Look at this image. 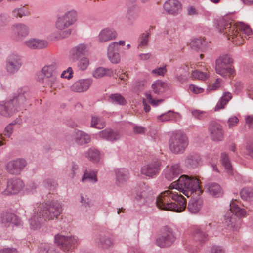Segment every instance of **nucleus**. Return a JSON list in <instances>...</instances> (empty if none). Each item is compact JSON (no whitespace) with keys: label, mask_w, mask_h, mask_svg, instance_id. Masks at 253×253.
<instances>
[{"label":"nucleus","mask_w":253,"mask_h":253,"mask_svg":"<svg viewBox=\"0 0 253 253\" xmlns=\"http://www.w3.org/2000/svg\"><path fill=\"white\" fill-rule=\"evenodd\" d=\"M216 28L228 40H231L236 45L243 43L244 38L252 34V30L249 26L242 22L233 23L228 20V17L219 19L217 22Z\"/></svg>","instance_id":"f257e3e1"},{"label":"nucleus","mask_w":253,"mask_h":253,"mask_svg":"<svg viewBox=\"0 0 253 253\" xmlns=\"http://www.w3.org/2000/svg\"><path fill=\"white\" fill-rule=\"evenodd\" d=\"M40 206L37 214L33 215L29 220L32 229H39L47 220H52L57 218L63 211L62 203L57 200L40 204Z\"/></svg>","instance_id":"f03ea898"},{"label":"nucleus","mask_w":253,"mask_h":253,"mask_svg":"<svg viewBox=\"0 0 253 253\" xmlns=\"http://www.w3.org/2000/svg\"><path fill=\"white\" fill-rule=\"evenodd\" d=\"M156 204L158 208L180 212L186 206V200L181 195H178L169 190L162 192L157 197Z\"/></svg>","instance_id":"7ed1b4c3"},{"label":"nucleus","mask_w":253,"mask_h":253,"mask_svg":"<svg viewBox=\"0 0 253 253\" xmlns=\"http://www.w3.org/2000/svg\"><path fill=\"white\" fill-rule=\"evenodd\" d=\"M29 93L23 88H19L12 99L0 103V114L4 117H10L25 106Z\"/></svg>","instance_id":"20e7f679"},{"label":"nucleus","mask_w":253,"mask_h":253,"mask_svg":"<svg viewBox=\"0 0 253 253\" xmlns=\"http://www.w3.org/2000/svg\"><path fill=\"white\" fill-rule=\"evenodd\" d=\"M169 187L178 190L187 197L194 193L198 196L202 193L199 180L186 175H181L177 180L173 182Z\"/></svg>","instance_id":"39448f33"},{"label":"nucleus","mask_w":253,"mask_h":253,"mask_svg":"<svg viewBox=\"0 0 253 253\" xmlns=\"http://www.w3.org/2000/svg\"><path fill=\"white\" fill-rule=\"evenodd\" d=\"M246 211L239 207L234 202L230 204V210L225 215V224L227 228L233 231H238L241 227V218L246 216Z\"/></svg>","instance_id":"423d86ee"},{"label":"nucleus","mask_w":253,"mask_h":253,"mask_svg":"<svg viewBox=\"0 0 253 253\" xmlns=\"http://www.w3.org/2000/svg\"><path fill=\"white\" fill-rule=\"evenodd\" d=\"M189 144L186 135L180 131L173 132L169 141L170 151L175 154H183Z\"/></svg>","instance_id":"0eeeda50"},{"label":"nucleus","mask_w":253,"mask_h":253,"mask_svg":"<svg viewBox=\"0 0 253 253\" xmlns=\"http://www.w3.org/2000/svg\"><path fill=\"white\" fill-rule=\"evenodd\" d=\"M177 239V234L175 230L169 226L163 227L161 235L155 241L157 246L160 248H168L172 246Z\"/></svg>","instance_id":"6e6552de"},{"label":"nucleus","mask_w":253,"mask_h":253,"mask_svg":"<svg viewBox=\"0 0 253 253\" xmlns=\"http://www.w3.org/2000/svg\"><path fill=\"white\" fill-rule=\"evenodd\" d=\"M54 242L61 250L67 252L72 251L78 246L79 240L75 236H64L58 234L55 235Z\"/></svg>","instance_id":"1a4fd4ad"},{"label":"nucleus","mask_w":253,"mask_h":253,"mask_svg":"<svg viewBox=\"0 0 253 253\" xmlns=\"http://www.w3.org/2000/svg\"><path fill=\"white\" fill-rule=\"evenodd\" d=\"M233 62V60L230 55H221L216 60V72L223 77L232 75L234 72L231 66Z\"/></svg>","instance_id":"9d476101"},{"label":"nucleus","mask_w":253,"mask_h":253,"mask_svg":"<svg viewBox=\"0 0 253 253\" xmlns=\"http://www.w3.org/2000/svg\"><path fill=\"white\" fill-rule=\"evenodd\" d=\"M162 166L161 160H154L141 167V173L150 178H154L159 174Z\"/></svg>","instance_id":"9b49d317"},{"label":"nucleus","mask_w":253,"mask_h":253,"mask_svg":"<svg viewBox=\"0 0 253 253\" xmlns=\"http://www.w3.org/2000/svg\"><path fill=\"white\" fill-rule=\"evenodd\" d=\"M27 164L24 159L17 158L9 161L5 166V169L9 174L18 175L24 170Z\"/></svg>","instance_id":"f8f14e48"},{"label":"nucleus","mask_w":253,"mask_h":253,"mask_svg":"<svg viewBox=\"0 0 253 253\" xmlns=\"http://www.w3.org/2000/svg\"><path fill=\"white\" fill-rule=\"evenodd\" d=\"M22 64L21 59L19 55L11 54L6 59L5 69L8 74L13 75L18 71Z\"/></svg>","instance_id":"ddd939ff"},{"label":"nucleus","mask_w":253,"mask_h":253,"mask_svg":"<svg viewBox=\"0 0 253 253\" xmlns=\"http://www.w3.org/2000/svg\"><path fill=\"white\" fill-rule=\"evenodd\" d=\"M24 184L22 180L19 178H11L7 182L6 188L2 192L4 195H10L18 193L24 187Z\"/></svg>","instance_id":"4468645a"},{"label":"nucleus","mask_w":253,"mask_h":253,"mask_svg":"<svg viewBox=\"0 0 253 253\" xmlns=\"http://www.w3.org/2000/svg\"><path fill=\"white\" fill-rule=\"evenodd\" d=\"M184 165L188 169H194L200 166L202 163L200 156L195 153L187 154L183 161Z\"/></svg>","instance_id":"2eb2a0df"},{"label":"nucleus","mask_w":253,"mask_h":253,"mask_svg":"<svg viewBox=\"0 0 253 253\" xmlns=\"http://www.w3.org/2000/svg\"><path fill=\"white\" fill-rule=\"evenodd\" d=\"M210 136L214 141H220L223 138V132L221 126L218 123L212 122L209 126Z\"/></svg>","instance_id":"dca6fc26"},{"label":"nucleus","mask_w":253,"mask_h":253,"mask_svg":"<svg viewBox=\"0 0 253 253\" xmlns=\"http://www.w3.org/2000/svg\"><path fill=\"white\" fill-rule=\"evenodd\" d=\"M182 172L179 164H173L168 165L164 170L165 176L169 181L172 180Z\"/></svg>","instance_id":"f3484780"},{"label":"nucleus","mask_w":253,"mask_h":253,"mask_svg":"<svg viewBox=\"0 0 253 253\" xmlns=\"http://www.w3.org/2000/svg\"><path fill=\"white\" fill-rule=\"evenodd\" d=\"M0 222L5 227H9L12 225H18L20 221L18 217L14 214L9 212H3L0 214Z\"/></svg>","instance_id":"a211bd4d"},{"label":"nucleus","mask_w":253,"mask_h":253,"mask_svg":"<svg viewBox=\"0 0 253 253\" xmlns=\"http://www.w3.org/2000/svg\"><path fill=\"white\" fill-rule=\"evenodd\" d=\"M164 8L169 14L176 15L181 9V4L177 0H168L165 2Z\"/></svg>","instance_id":"6ab92c4d"},{"label":"nucleus","mask_w":253,"mask_h":253,"mask_svg":"<svg viewBox=\"0 0 253 253\" xmlns=\"http://www.w3.org/2000/svg\"><path fill=\"white\" fill-rule=\"evenodd\" d=\"M92 84L90 79H81L75 82L71 86L72 91L75 92L86 91Z\"/></svg>","instance_id":"aec40b11"},{"label":"nucleus","mask_w":253,"mask_h":253,"mask_svg":"<svg viewBox=\"0 0 253 253\" xmlns=\"http://www.w3.org/2000/svg\"><path fill=\"white\" fill-rule=\"evenodd\" d=\"M88 52L86 45L81 43L72 48L70 51V59L72 62H75L82 56L85 55Z\"/></svg>","instance_id":"412c9836"},{"label":"nucleus","mask_w":253,"mask_h":253,"mask_svg":"<svg viewBox=\"0 0 253 253\" xmlns=\"http://www.w3.org/2000/svg\"><path fill=\"white\" fill-rule=\"evenodd\" d=\"M72 137L76 144L80 146L88 144L91 141V137L88 134L79 130H75Z\"/></svg>","instance_id":"4be33fe9"},{"label":"nucleus","mask_w":253,"mask_h":253,"mask_svg":"<svg viewBox=\"0 0 253 253\" xmlns=\"http://www.w3.org/2000/svg\"><path fill=\"white\" fill-rule=\"evenodd\" d=\"M24 45L32 49H40L48 46V42L43 40L31 38L24 42Z\"/></svg>","instance_id":"5701e85b"},{"label":"nucleus","mask_w":253,"mask_h":253,"mask_svg":"<svg viewBox=\"0 0 253 253\" xmlns=\"http://www.w3.org/2000/svg\"><path fill=\"white\" fill-rule=\"evenodd\" d=\"M98 135L99 138L111 142L117 141L121 137L119 132L107 129L99 132Z\"/></svg>","instance_id":"b1692460"},{"label":"nucleus","mask_w":253,"mask_h":253,"mask_svg":"<svg viewBox=\"0 0 253 253\" xmlns=\"http://www.w3.org/2000/svg\"><path fill=\"white\" fill-rule=\"evenodd\" d=\"M95 244L100 248L107 249L114 245L113 239L105 235H99L95 238Z\"/></svg>","instance_id":"393cba45"},{"label":"nucleus","mask_w":253,"mask_h":253,"mask_svg":"<svg viewBox=\"0 0 253 253\" xmlns=\"http://www.w3.org/2000/svg\"><path fill=\"white\" fill-rule=\"evenodd\" d=\"M12 30L19 38H24L29 34L30 29L24 23H17L12 26Z\"/></svg>","instance_id":"a878e982"},{"label":"nucleus","mask_w":253,"mask_h":253,"mask_svg":"<svg viewBox=\"0 0 253 253\" xmlns=\"http://www.w3.org/2000/svg\"><path fill=\"white\" fill-rule=\"evenodd\" d=\"M116 183L117 185L121 186L124 185L128 180L129 174L128 170L126 169H120L116 170Z\"/></svg>","instance_id":"bb28decb"},{"label":"nucleus","mask_w":253,"mask_h":253,"mask_svg":"<svg viewBox=\"0 0 253 253\" xmlns=\"http://www.w3.org/2000/svg\"><path fill=\"white\" fill-rule=\"evenodd\" d=\"M192 235L194 240L200 242H206L208 239V235L204 231L203 225L194 227L192 231Z\"/></svg>","instance_id":"cd10ccee"},{"label":"nucleus","mask_w":253,"mask_h":253,"mask_svg":"<svg viewBox=\"0 0 253 253\" xmlns=\"http://www.w3.org/2000/svg\"><path fill=\"white\" fill-rule=\"evenodd\" d=\"M116 37V32L114 30L109 28H105L101 30L98 35L99 42H101L111 40Z\"/></svg>","instance_id":"c85d7f7f"},{"label":"nucleus","mask_w":253,"mask_h":253,"mask_svg":"<svg viewBox=\"0 0 253 253\" xmlns=\"http://www.w3.org/2000/svg\"><path fill=\"white\" fill-rule=\"evenodd\" d=\"M58 64L56 62H52L50 64L46 65L42 69V72L44 77L50 76H58L57 69Z\"/></svg>","instance_id":"c756f323"},{"label":"nucleus","mask_w":253,"mask_h":253,"mask_svg":"<svg viewBox=\"0 0 253 253\" xmlns=\"http://www.w3.org/2000/svg\"><path fill=\"white\" fill-rule=\"evenodd\" d=\"M206 191L213 197H220L222 194L220 186L216 183H209L205 186Z\"/></svg>","instance_id":"7c9ffc66"},{"label":"nucleus","mask_w":253,"mask_h":253,"mask_svg":"<svg viewBox=\"0 0 253 253\" xmlns=\"http://www.w3.org/2000/svg\"><path fill=\"white\" fill-rule=\"evenodd\" d=\"M145 96L146 99H143L142 103L146 112H149L151 109L150 106L147 104L146 100L148 101V103L154 106H157L160 103L162 102L163 101L162 99L155 100L153 99L150 92H146Z\"/></svg>","instance_id":"2f4dec72"},{"label":"nucleus","mask_w":253,"mask_h":253,"mask_svg":"<svg viewBox=\"0 0 253 253\" xmlns=\"http://www.w3.org/2000/svg\"><path fill=\"white\" fill-rule=\"evenodd\" d=\"M203 204V201L200 198L191 199L188 205L189 211L192 213H197L200 210Z\"/></svg>","instance_id":"473e14b6"},{"label":"nucleus","mask_w":253,"mask_h":253,"mask_svg":"<svg viewBox=\"0 0 253 253\" xmlns=\"http://www.w3.org/2000/svg\"><path fill=\"white\" fill-rule=\"evenodd\" d=\"M179 114L173 111L169 110L167 112L163 113L157 117V119L161 122L173 121L177 120V116Z\"/></svg>","instance_id":"72a5a7b5"},{"label":"nucleus","mask_w":253,"mask_h":253,"mask_svg":"<svg viewBox=\"0 0 253 253\" xmlns=\"http://www.w3.org/2000/svg\"><path fill=\"white\" fill-rule=\"evenodd\" d=\"M114 73V71L111 68L98 67L93 71V76L95 78L99 79L104 76H112Z\"/></svg>","instance_id":"f704fd0d"},{"label":"nucleus","mask_w":253,"mask_h":253,"mask_svg":"<svg viewBox=\"0 0 253 253\" xmlns=\"http://www.w3.org/2000/svg\"><path fill=\"white\" fill-rule=\"evenodd\" d=\"M152 88L154 93L161 94L168 89V85L165 82L157 80L152 84Z\"/></svg>","instance_id":"c9c22d12"},{"label":"nucleus","mask_w":253,"mask_h":253,"mask_svg":"<svg viewBox=\"0 0 253 253\" xmlns=\"http://www.w3.org/2000/svg\"><path fill=\"white\" fill-rule=\"evenodd\" d=\"M232 98L231 94L230 92H225L223 93L219 101L217 102L215 107V111H219L224 109L225 106Z\"/></svg>","instance_id":"e433bc0d"},{"label":"nucleus","mask_w":253,"mask_h":253,"mask_svg":"<svg viewBox=\"0 0 253 253\" xmlns=\"http://www.w3.org/2000/svg\"><path fill=\"white\" fill-rule=\"evenodd\" d=\"M85 156L93 163L98 162L100 158L99 151L94 148H90L85 153Z\"/></svg>","instance_id":"4c0bfd02"},{"label":"nucleus","mask_w":253,"mask_h":253,"mask_svg":"<svg viewBox=\"0 0 253 253\" xmlns=\"http://www.w3.org/2000/svg\"><path fill=\"white\" fill-rule=\"evenodd\" d=\"M11 16L14 18H21L23 17L28 16L30 13L25 6L14 8L11 12Z\"/></svg>","instance_id":"58836bf2"},{"label":"nucleus","mask_w":253,"mask_h":253,"mask_svg":"<svg viewBox=\"0 0 253 253\" xmlns=\"http://www.w3.org/2000/svg\"><path fill=\"white\" fill-rule=\"evenodd\" d=\"M38 253H59V252L53 245L45 243L40 245Z\"/></svg>","instance_id":"ea45409f"},{"label":"nucleus","mask_w":253,"mask_h":253,"mask_svg":"<svg viewBox=\"0 0 253 253\" xmlns=\"http://www.w3.org/2000/svg\"><path fill=\"white\" fill-rule=\"evenodd\" d=\"M91 127L98 129L103 128L105 126V121L102 118L97 116H91Z\"/></svg>","instance_id":"a19ab883"},{"label":"nucleus","mask_w":253,"mask_h":253,"mask_svg":"<svg viewBox=\"0 0 253 253\" xmlns=\"http://www.w3.org/2000/svg\"><path fill=\"white\" fill-rule=\"evenodd\" d=\"M221 161L223 166L225 168L228 173L230 175H232L233 172L232 166L231 165L228 156L225 152L221 153Z\"/></svg>","instance_id":"79ce46f5"},{"label":"nucleus","mask_w":253,"mask_h":253,"mask_svg":"<svg viewBox=\"0 0 253 253\" xmlns=\"http://www.w3.org/2000/svg\"><path fill=\"white\" fill-rule=\"evenodd\" d=\"M110 101L115 104L124 105L126 103L125 98L119 93H114L110 95Z\"/></svg>","instance_id":"37998d69"},{"label":"nucleus","mask_w":253,"mask_h":253,"mask_svg":"<svg viewBox=\"0 0 253 253\" xmlns=\"http://www.w3.org/2000/svg\"><path fill=\"white\" fill-rule=\"evenodd\" d=\"M151 194V190L149 188L143 184L140 191H138L136 196V199L137 200H145Z\"/></svg>","instance_id":"c03bdc74"},{"label":"nucleus","mask_w":253,"mask_h":253,"mask_svg":"<svg viewBox=\"0 0 253 253\" xmlns=\"http://www.w3.org/2000/svg\"><path fill=\"white\" fill-rule=\"evenodd\" d=\"M64 18L65 20L67 21L68 23L71 26L76 21L77 13L75 10H71L67 12L62 16Z\"/></svg>","instance_id":"a18cd8bd"},{"label":"nucleus","mask_w":253,"mask_h":253,"mask_svg":"<svg viewBox=\"0 0 253 253\" xmlns=\"http://www.w3.org/2000/svg\"><path fill=\"white\" fill-rule=\"evenodd\" d=\"M138 16V15L135 10V6L134 5H132L128 7L126 12V17L131 24H132L133 21L137 18Z\"/></svg>","instance_id":"49530a36"},{"label":"nucleus","mask_w":253,"mask_h":253,"mask_svg":"<svg viewBox=\"0 0 253 253\" xmlns=\"http://www.w3.org/2000/svg\"><path fill=\"white\" fill-rule=\"evenodd\" d=\"M86 180L94 183L97 182V179L96 173L94 171L88 172L87 170H85L82 177V181L84 182Z\"/></svg>","instance_id":"de8ad7c7"},{"label":"nucleus","mask_w":253,"mask_h":253,"mask_svg":"<svg viewBox=\"0 0 253 253\" xmlns=\"http://www.w3.org/2000/svg\"><path fill=\"white\" fill-rule=\"evenodd\" d=\"M149 38V33L146 32L140 35L138 38V47L145 46L147 45Z\"/></svg>","instance_id":"09e8293b"},{"label":"nucleus","mask_w":253,"mask_h":253,"mask_svg":"<svg viewBox=\"0 0 253 253\" xmlns=\"http://www.w3.org/2000/svg\"><path fill=\"white\" fill-rule=\"evenodd\" d=\"M56 26L59 30L62 31L70 27V25L65 20L64 18L61 16L58 18L56 23Z\"/></svg>","instance_id":"8fccbe9b"},{"label":"nucleus","mask_w":253,"mask_h":253,"mask_svg":"<svg viewBox=\"0 0 253 253\" xmlns=\"http://www.w3.org/2000/svg\"><path fill=\"white\" fill-rule=\"evenodd\" d=\"M240 195L243 200H250L253 197V190L249 188H243L240 192Z\"/></svg>","instance_id":"3c124183"},{"label":"nucleus","mask_w":253,"mask_h":253,"mask_svg":"<svg viewBox=\"0 0 253 253\" xmlns=\"http://www.w3.org/2000/svg\"><path fill=\"white\" fill-rule=\"evenodd\" d=\"M43 186L48 189L52 190L54 189L57 185V183L55 180L52 179H46L43 181Z\"/></svg>","instance_id":"603ef678"},{"label":"nucleus","mask_w":253,"mask_h":253,"mask_svg":"<svg viewBox=\"0 0 253 253\" xmlns=\"http://www.w3.org/2000/svg\"><path fill=\"white\" fill-rule=\"evenodd\" d=\"M192 76L195 79L205 80L209 77V75L206 72L196 70L192 72Z\"/></svg>","instance_id":"864d4df0"},{"label":"nucleus","mask_w":253,"mask_h":253,"mask_svg":"<svg viewBox=\"0 0 253 253\" xmlns=\"http://www.w3.org/2000/svg\"><path fill=\"white\" fill-rule=\"evenodd\" d=\"M108 57L109 60L114 64L118 63L120 61V56L117 52H108Z\"/></svg>","instance_id":"5fc2aeb1"},{"label":"nucleus","mask_w":253,"mask_h":253,"mask_svg":"<svg viewBox=\"0 0 253 253\" xmlns=\"http://www.w3.org/2000/svg\"><path fill=\"white\" fill-rule=\"evenodd\" d=\"M203 43V41L200 38H195L193 39L190 43V47L194 50L199 49Z\"/></svg>","instance_id":"6e6d98bb"},{"label":"nucleus","mask_w":253,"mask_h":253,"mask_svg":"<svg viewBox=\"0 0 253 253\" xmlns=\"http://www.w3.org/2000/svg\"><path fill=\"white\" fill-rule=\"evenodd\" d=\"M57 76H50L44 77V83L46 85L52 87L57 83Z\"/></svg>","instance_id":"4d7b16f0"},{"label":"nucleus","mask_w":253,"mask_h":253,"mask_svg":"<svg viewBox=\"0 0 253 253\" xmlns=\"http://www.w3.org/2000/svg\"><path fill=\"white\" fill-rule=\"evenodd\" d=\"M89 65V60L86 57L81 58L78 63V67L81 70H85Z\"/></svg>","instance_id":"13d9d810"},{"label":"nucleus","mask_w":253,"mask_h":253,"mask_svg":"<svg viewBox=\"0 0 253 253\" xmlns=\"http://www.w3.org/2000/svg\"><path fill=\"white\" fill-rule=\"evenodd\" d=\"M167 72L166 66H165L162 67L158 68L153 69L151 73L152 74L156 75L164 76Z\"/></svg>","instance_id":"bf43d9fd"},{"label":"nucleus","mask_w":253,"mask_h":253,"mask_svg":"<svg viewBox=\"0 0 253 253\" xmlns=\"http://www.w3.org/2000/svg\"><path fill=\"white\" fill-rule=\"evenodd\" d=\"M73 70L71 67H68L66 70L64 71L61 75L62 78H67L70 79L72 77Z\"/></svg>","instance_id":"052dcab7"},{"label":"nucleus","mask_w":253,"mask_h":253,"mask_svg":"<svg viewBox=\"0 0 253 253\" xmlns=\"http://www.w3.org/2000/svg\"><path fill=\"white\" fill-rule=\"evenodd\" d=\"M192 116L198 119H201L204 116L206 112L199 110H194L191 111Z\"/></svg>","instance_id":"680f3d73"},{"label":"nucleus","mask_w":253,"mask_h":253,"mask_svg":"<svg viewBox=\"0 0 253 253\" xmlns=\"http://www.w3.org/2000/svg\"><path fill=\"white\" fill-rule=\"evenodd\" d=\"M80 202L82 203V205L85 207H90L92 206V204L90 202V200L88 198L84 197L83 196H81Z\"/></svg>","instance_id":"e2e57ef3"},{"label":"nucleus","mask_w":253,"mask_h":253,"mask_svg":"<svg viewBox=\"0 0 253 253\" xmlns=\"http://www.w3.org/2000/svg\"><path fill=\"white\" fill-rule=\"evenodd\" d=\"M239 122L238 118L236 116L232 117L228 119V124L229 127H232L236 126Z\"/></svg>","instance_id":"0e129e2a"},{"label":"nucleus","mask_w":253,"mask_h":253,"mask_svg":"<svg viewBox=\"0 0 253 253\" xmlns=\"http://www.w3.org/2000/svg\"><path fill=\"white\" fill-rule=\"evenodd\" d=\"M222 80L219 78H217L216 80V81L214 83H213L211 86L209 87V89L210 90H215L220 87V82Z\"/></svg>","instance_id":"69168bd1"},{"label":"nucleus","mask_w":253,"mask_h":253,"mask_svg":"<svg viewBox=\"0 0 253 253\" xmlns=\"http://www.w3.org/2000/svg\"><path fill=\"white\" fill-rule=\"evenodd\" d=\"M245 123L248 125L249 128L253 127V115L245 116Z\"/></svg>","instance_id":"338daca9"},{"label":"nucleus","mask_w":253,"mask_h":253,"mask_svg":"<svg viewBox=\"0 0 253 253\" xmlns=\"http://www.w3.org/2000/svg\"><path fill=\"white\" fill-rule=\"evenodd\" d=\"M246 154L250 157H253V144H248L246 146Z\"/></svg>","instance_id":"774afa93"}]
</instances>
